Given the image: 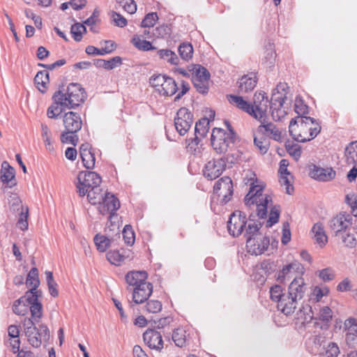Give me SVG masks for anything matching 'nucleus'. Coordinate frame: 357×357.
<instances>
[{
  "label": "nucleus",
  "mask_w": 357,
  "mask_h": 357,
  "mask_svg": "<svg viewBox=\"0 0 357 357\" xmlns=\"http://www.w3.org/2000/svg\"><path fill=\"white\" fill-rule=\"evenodd\" d=\"M288 88L286 83H279L273 90L271 102L263 91L255 93L253 104H252L254 113L252 116L259 121L266 119V112L270 107L273 118H280L285 112L282 111L281 108L287 100L286 89Z\"/></svg>",
  "instance_id": "obj_1"
},
{
  "label": "nucleus",
  "mask_w": 357,
  "mask_h": 357,
  "mask_svg": "<svg viewBox=\"0 0 357 357\" xmlns=\"http://www.w3.org/2000/svg\"><path fill=\"white\" fill-rule=\"evenodd\" d=\"M320 131V123L309 116H297L292 119L289 126L290 135L298 142H306L313 139Z\"/></svg>",
  "instance_id": "obj_2"
},
{
  "label": "nucleus",
  "mask_w": 357,
  "mask_h": 357,
  "mask_svg": "<svg viewBox=\"0 0 357 357\" xmlns=\"http://www.w3.org/2000/svg\"><path fill=\"white\" fill-rule=\"evenodd\" d=\"M264 188V184L256 180L250 184V190L244 198L248 208L255 209L257 216L261 219L266 217L268 205L272 202V197L263 193Z\"/></svg>",
  "instance_id": "obj_3"
},
{
  "label": "nucleus",
  "mask_w": 357,
  "mask_h": 357,
  "mask_svg": "<svg viewBox=\"0 0 357 357\" xmlns=\"http://www.w3.org/2000/svg\"><path fill=\"white\" fill-rule=\"evenodd\" d=\"M227 130L214 128L211 134V145L216 153L222 154L231 149L235 144L238 137L228 121H225Z\"/></svg>",
  "instance_id": "obj_4"
},
{
  "label": "nucleus",
  "mask_w": 357,
  "mask_h": 357,
  "mask_svg": "<svg viewBox=\"0 0 357 357\" xmlns=\"http://www.w3.org/2000/svg\"><path fill=\"white\" fill-rule=\"evenodd\" d=\"M66 99L67 109H74L81 105L86 99V93L84 88L78 83H70L67 86L66 92L56 91Z\"/></svg>",
  "instance_id": "obj_5"
},
{
  "label": "nucleus",
  "mask_w": 357,
  "mask_h": 357,
  "mask_svg": "<svg viewBox=\"0 0 357 357\" xmlns=\"http://www.w3.org/2000/svg\"><path fill=\"white\" fill-rule=\"evenodd\" d=\"M152 87L161 96H172L178 90L176 81L165 75H153L149 79Z\"/></svg>",
  "instance_id": "obj_6"
},
{
  "label": "nucleus",
  "mask_w": 357,
  "mask_h": 357,
  "mask_svg": "<svg viewBox=\"0 0 357 357\" xmlns=\"http://www.w3.org/2000/svg\"><path fill=\"white\" fill-rule=\"evenodd\" d=\"M102 178L99 174L94 172H80L76 182L77 192L80 197L86 195L87 190L100 185Z\"/></svg>",
  "instance_id": "obj_7"
},
{
  "label": "nucleus",
  "mask_w": 357,
  "mask_h": 357,
  "mask_svg": "<svg viewBox=\"0 0 357 357\" xmlns=\"http://www.w3.org/2000/svg\"><path fill=\"white\" fill-rule=\"evenodd\" d=\"M189 71L192 72V83L197 91L206 94L209 89L210 73L206 68L199 64L192 65Z\"/></svg>",
  "instance_id": "obj_8"
},
{
  "label": "nucleus",
  "mask_w": 357,
  "mask_h": 357,
  "mask_svg": "<svg viewBox=\"0 0 357 357\" xmlns=\"http://www.w3.org/2000/svg\"><path fill=\"white\" fill-rule=\"evenodd\" d=\"M193 122L192 114L186 107L180 108L174 118V126L180 135H184Z\"/></svg>",
  "instance_id": "obj_9"
},
{
  "label": "nucleus",
  "mask_w": 357,
  "mask_h": 357,
  "mask_svg": "<svg viewBox=\"0 0 357 357\" xmlns=\"http://www.w3.org/2000/svg\"><path fill=\"white\" fill-rule=\"evenodd\" d=\"M246 225V217L243 212L236 211L230 215L227 222V229L229 234L234 237L238 236Z\"/></svg>",
  "instance_id": "obj_10"
},
{
  "label": "nucleus",
  "mask_w": 357,
  "mask_h": 357,
  "mask_svg": "<svg viewBox=\"0 0 357 357\" xmlns=\"http://www.w3.org/2000/svg\"><path fill=\"white\" fill-rule=\"evenodd\" d=\"M213 192L222 197V202L227 203L233 194V183L228 176L220 178L214 185Z\"/></svg>",
  "instance_id": "obj_11"
},
{
  "label": "nucleus",
  "mask_w": 357,
  "mask_h": 357,
  "mask_svg": "<svg viewBox=\"0 0 357 357\" xmlns=\"http://www.w3.org/2000/svg\"><path fill=\"white\" fill-rule=\"evenodd\" d=\"M98 204L99 212L102 215L109 214V219L120 207L119 199L109 192H105L102 200Z\"/></svg>",
  "instance_id": "obj_12"
},
{
  "label": "nucleus",
  "mask_w": 357,
  "mask_h": 357,
  "mask_svg": "<svg viewBox=\"0 0 357 357\" xmlns=\"http://www.w3.org/2000/svg\"><path fill=\"white\" fill-rule=\"evenodd\" d=\"M352 217L349 214H339L330 222V227L335 236H339L348 230H351Z\"/></svg>",
  "instance_id": "obj_13"
},
{
  "label": "nucleus",
  "mask_w": 357,
  "mask_h": 357,
  "mask_svg": "<svg viewBox=\"0 0 357 357\" xmlns=\"http://www.w3.org/2000/svg\"><path fill=\"white\" fill-rule=\"evenodd\" d=\"M257 128V132L264 137L271 139L275 142H282V131L273 122L266 121L264 119Z\"/></svg>",
  "instance_id": "obj_14"
},
{
  "label": "nucleus",
  "mask_w": 357,
  "mask_h": 357,
  "mask_svg": "<svg viewBox=\"0 0 357 357\" xmlns=\"http://www.w3.org/2000/svg\"><path fill=\"white\" fill-rule=\"evenodd\" d=\"M269 238L266 236H257L256 238H250L246 241L247 251L253 255L263 254L268 248Z\"/></svg>",
  "instance_id": "obj_15"
},
{
  "label": "nucleus",
  "mask_w": 357,
  "mask_h": 357,
  "mask_svg": "<svg viewBox=\"0 0 357 357\" xmlns=\"http://www.w3.org/2000/svg\"><path fill=\"white\" fill-rule=\"evenodd\" d=\"M225 167V161L222 158L210 160L205 165L204 175L208 180H214L222 174Z\"/></svg>",
  "instance_id": "obj_16"
},
{
  "label": "nucleus",
  "mask_w": 357,
  "mask_h": 357,
  "mask_svg": "<svg viewBox=\"0 0 357 357\" xmlns=\"http://www.w3.org/2000/svg\"><path fill=\"white\" fill-rule=\"evenodd\" d=\"M143 339L147 346L157 351L163 349V340L160 332L155 329H148L143 334Z\"/></svg>",
  "instance_id": "obj_17"
},
{
  "label": "nucleus",
  "mask_w": 357,
  "mask_h": 357,
  "mask_svg": "<svg viewBox=\"0 0 357 357\" xmlns=\"http://www.w3.org/2000/svg\"><path fill=\"white\" fill-rule=\"evenodd\" d=\"M59 93L55 92L53 95V103L47 110V116L50 119H56L63 112L67 109L66 99H62Z\"/></svg>",
  "instance_id": "obj_18"
},
{
  "label": "nucleus",
  "mask_w": 357,
  "mask_h": 357,
  "mask_svg": "<svg viewBox=\"0 0 357 357\" xmlns=\"http://www.w3.org/2000/svg\"><path fill=\"white\" fill-rule=\"evenodd\" d=\"M307 289V284L302 277L296 278L290 283L288 288L289 296L300 301L304 296Z\"/></svg>",
  "instance_id": "obj_19"
},
{
  "label": "nucleus",
  "mask_w": 357,
  "mask_h": 357,
  "mask_svg": "<svg viewBox=\"0 0 357 357\" xmlns=\"http://www.w3.org/2000/svg\"><path fill=\"white\" fill-rule=\"evenodd\" d=\"M63 125L70 132H77L82 128V122L80 116L74 112H69L63 116Z\"/></svg>",
  "instance_id": "obj_20"
},
{
  "label": "nucleus",
  "mask_w": 357,
  "mask_h": 357,
  "mask_svg": "<svg viewBox=\"0 0 357 357\" xmlns=\"http://www.w3.org/2000/svg\"><path fill=\"white\" fill-rule=\"evenodd\" d=\"M148 274L144 271H129L125 277L126 282L129 287H137L142 286V284H149L146 282Z\"/></svg>",
  "instance_id": "obj_21"
},
{
  "label": "nucleus",
  "mask_w": 357,
  "mask_h": 357,
  "mask_svg": "<svg viewBox=\"0 0 357 357\" xmlns=\"http://www.w3.org/2000/svg\"><path fill=\"white\" fill-rule=\"evenodd\" d=\"M0 178L6 187L12 188L16 185L15 171L6 161L2 162Z\"/></svg>",
  "instance_id": "obj_22"
},
{
  "label": "nucleus",
  "mask_w": 357,
  "mask_h": 357,
  "mask_svg": "<svg viewBox=\"0 0 357 357\" xmlns=\"http://www.w3.org/2000/svg\"><path fill=\"white\" fill-rule=\"evenodd\" d=\"M152 291L153 285L151 282L135 287L132 289V301L137 304L142 303L149 298Z\"/></svg>",
  "instance_id": "obj_23"
},
{
  "label": "nucleus",
  "mask_w": 357,
  "mask_h": 357,
  "mask_svg": "<svg viewBox=\"0 0 357 357\" xmlns=\"http://www.w3.org/2000/svg\"><path fill=\"white\" fill-rule=\"evenodd\" d=\"M298 301L292 296H289L288 293L285 294L280 301V303L277 305V307L283 314L288 316L294 312Z\"/></svg>",
  "instance_id": "obj_24"
},
{
  "label": "nucleus",
  "mask_w": 357,
  "mask_h": 357,
  "mask_svg": "<svg viewBox=\"0 0 357 357\" xmlns=\"http://www.w3.org/2000/svg\"><path fill=\"white\" fill-rule=\"evenodd\" d=\"M312 178L321 181H328L333 179L335 176V172L331 168H321L314 166L310 173Z\"/></svg>",
  "instance_id": "obj_25"
},
{
  "label": "nucleus",
  "mask_w": 357,
  "mask_h": 357,
  "mask_svg": "<svg viewBox=\"0 0 357 357\" xmlns=\"http://www.w3.org/2000/svg\"><path fill=\"white\" fill-rule=\"evenodd\" d=\"M228 100L230 103L234 105L236 107L248 113L250 116H252V113H254L252 104L245 100L241 96L229 95L228 96Z\"/></svg>",
  "instance_id": "obj_26"
},
{
  "label": "nucleus",
  "mask_w": 357,
  "mask_h": 357,
  "mask_svg": "<svg viewBox=\"0 0 357 357\" xmlns=\"http://www.w3.org/2000/svg\"><path fill=\"white\" fill-rule=\"evenodd\" d=\"M257 84L256 77L245 75L238 82V92L243 93L251 91Z\"/></svg>",
  "instance_id": "obj_27"
},
{
  "label": "nucleus",
  "mask_w": 357,
  "mask_h": 357,
  "mask_svg": "<svg viewBox=\"0 0 357 357\" xmlns=\"http://www.w3.org/2000/svg\"><path fill=\"white\" fill-rule=\"evenodd\" d=\"M324 342V336L321 335H314L307 339L306 345L310 353L316 354L320 351V347Z\"/></svg>",
  "instance_id": "obj_28"
},
{
  "label": "nucleus",
  "mask_w": 357,
  "mask_h": 357,
  "mask_svg": "<svg viewBox=\"0 0 357 357\" xmlns=\"http://www.w3.org/2000/svg\"><path fill=\"white\" fill-rule=\"evenodd\" d=\"M187 331L183 327L175 328L172 335V340L178 347H183L188 341Z\"/></svg>",
  "instance_id": "obj_29"
},
{
  "label": "nucleus",
  "mask_w": 357,
  "mask_h": 357,
  "mask_svg": "<svg viewBox=\"0 0 357 357\" xmlns=\"http://www.w3.org/2000/svg\"><path fill=\"white\" fill-rule=\"evenodd\" d=\"M312 232L314 234V238L321 247L325 245L328 241V238L325 234L324 227L321 223H316L314 225Z\"/></svg>",
  "instance_id": "obj_30"
},
{
  "label": "nucleus",
  "mask_w": 357,
  "mask_h": 357,
  "mask_svg": "<svg viewBox=\"0 0 357 357\" xmlns=\"http://www.w3.org/2000/svg\"><path fill=\"white\" fill-rule=\"evenodd\" d=\"M106 44H110L109 47H104L102 49H98L94 46L89 45L86 48V53L89 55H104L112 52L115 49L114 43L111 40L105 42Z\"/></svg>",
  "instance_id": "obj_31"
},
{
  "label": "nucleus",
  "mask_w": 357,
  "mask_h": 357,
  "mask_svg": "<svg viewBox=\"0 0 357 357\" xmlns=\"http://www.w3.org/2000/svg\"><path fill=\"white\" fill-rule=\"evenodd\" d=\"M345 158L347 164L357 165V141L351 142L346 147Z\"/></svg>",
  "instance_id": "obj_32"
},
{
  "label": "nucleus",
  "mask_w": 357,
  "mask_h": 357,
  "mask_svg": "<svg viewBox=\"0 0 357 357\" xmlns=\"http://www.w3.org/2000/svg\"><path fill=\"white\" fill-rule=\"evenodd\" d=\"M34 82L37 88L42 93H45L49 83V73L45 70L38 72L34 77Z\"/></svg>",
  "instance_id": "obj_33"
},
{
  "label": "nucleus",
  "mask_w": 357,
  "mask_h": 357,
  "mask_svg": "<svg viewBox=\"0 0 357 357\" xmlns=\"http://www.w3.org/2000/svg\"><path fill=\"white\" fill-rule=\"evenodd\" d=\"M208 129L209 120L207 118H202L195 124V136L202 139L206 135Z\"/></svg>",
  "instance_id": "obj_34"
},
{
  "label": "nucleus",
  "mask_w": 357,
  "mask_h": 357,
  "mask_svg": "<svg viewBox=\"0 0 357 357\" xmlns=\"http://www.w3.org/2000/svg\"><path fill=\"white\" fill-rule=\"evenodd\" d=\"M86 195L89 202L91 204L95 205L100 202L104 193L100 189V185H97L93 188L88 189Z\"/></svg>",
  "instance_id": "obj_35"
},
{
  "label": "nucleus",
  "mask_w": 357,
  "mask_h": 357,
  "mask_svg": "<svg viewBox=\"0 0 357 357\" xmlns=\"http://www.w3.org/2000/svg\"><path fill=\"white\" fill-rule=\"evenodd\" d=\"M26 284L27 286L31 287L30 292H32V291L36 290L40 285L38 271L36 268H32L29 272L26 278Z\"/></svg>",
  "instance_id": "obj_36"
},
{
  "label": "nucleus",
  "mask_w": 357,
  "mask_h": 357,
  "mask_svg": "<svg viewBox=\"0 0 357 357\" xmlns=\"http://www.w3.org/2000/svg\"><path fill=\"white\" fill-rule=\"evenodd\" d=\"M41 136L45 144V148L50 151L54 150L52 142V132L48 126L44 123H41Z\"/></svg>",
  "instance_id": "obj_37"
},
{
  "label": "nucleus",
  "mask_w": 357,
  "mask_h": 357,
  "mask_svg": "<svg viewBox=\"0 0 357 357\" xmlns=\"http://www.w3.org/2000/svg\"><path fill=\"white\" fill-rule=\"evenodd\" d=\"M261 227V223L256 222H250L248 223L245 228V237L246 241L250 238H256L257 236H262L259 233V229Z\"/></svg>",
  "instance_id": "obj_38"
},
{
  "label": "nucleus",
  "mask_w": 357,
  "mask_h": 357,
  "mask_svg": "<svg viewBox=\"0 0 357 357\" xmlns=\"http://www.w3.org/2000/svg\"><path fill=\"white\" fill-rule=\"evenodd\" d=\"M95 245L99 252H103L110 246L111 239L105 235L96 234L93 238Z\"/></svg>",
  "instance_id": "obj_39"
},
{
  "label": "nucleus",
  "mask_w": 357,
  "mask_h": 357,
  "mask_svg": "<svg viewBox=\"0 0 357 357\" xmlns=\"http://www.w3.org/2000/svg\"><path fill=\"white\" fill-rule=\"evenodd\" d=\"M158 55L162 59L167 61L172 65L178 64V58L176 53L168 49H162L158 51Z\"/></svg>",
  "instance_id": "obj_40"
},
{
  "label": "nucleus",
  "mask_w": 357,
  "mask_h": 357,
  "mask_svg": "<svg viewBox=\"0 0 357 357\" xmlns=\"http://www.w3.org/2000/svg\"><path fill=\"white\" fill-rule=\"evenodd\" d=\"M301 266V264L298 261H294L289 264L284 266L278 275V280L283 282L285 278L292 271H298Z\"/></svg>",
  "instance_id": "obj_41"
},
{
  "label": "nucleus",
  "mask_w": 357,
  "mask_h": 357,
  "mask_svg": "<svg viewBox=\"0 0 357 357\" xmlns=\"http://www.w3.org/2000/svg\"><path fill=\"white\" fill-rule=\"evenodd\" d=\"M121 63V58L120 56H114L109 60L99 59L97 65L107 70H112L119 66Z\"/></svg>",
  "instance_id": "obj_42"
},
{
  "label": "nucleus",
  "mask_w": 357,
  "mask_h": 357,
  "mask_svg": "<svg viewBox=\"0 0 357 357\" xmlns=\"http://www.w3.org/2000/svg\"><path fill=\"white\" fill-rule=\"evenodd\" d=\"M324 357H337L340 353L337 344L333 342H330L326 344H324Z\"/></svg>",
  "instance_id": "obj_43"
},
{
  "label": "nucleus",
  "mask_w": 357,
  "mask_h": 357,
  "mask_svg": "<svg viewBox=\"0 0 357 357\" xmlns=\"http://www.w3.org/2000/svg\"><path fill=\"white\" fill-rule=\"evenodd\" d=\"M13 312L17 315L24 316L29 312V306L24 303V297L15 301L13 306Z\"/></svg>",
  "instance_id": "obj_44"
},
{
  "label": "nucleus",
  "mask_w": 357,
  "mask_h": 357,
  "mask_svg": "<svg viewBox=\"0 0 357 357\" xmlns=\"http://www.w3.org/2000/svg\"><path fill=\"white\" fill-rule=\"evenodd\" d=\"M178 50L181 58L185 61L189 60L192 56L193 47L190 43H183L181 44Z\"/></svg>",
  "instance_id": "obj_45"
},
{
  "label": "nucleus",
  "mask_w": 357,
  "mask_h": 357,
  "mask_svg": "<svg viewBox=\"0 0 357 357\" xmlns=\"http://www.w3.org/2000/svg\"><path fill=\"white\" fill-rule=\"evenodd\" d=\"M86 31V29L83 24L81 23H75L72 25L70 29V33L74 38V40L77 42L81 41L82 38V35Z\"/></svg>",
  "instance_id": "obj_46"
},
{
  "label": "nucleus",
  "mask_w": 357,
  "mask_h": 357,
  "mask_svg": "<svg viewBox=\"0 0 357 357\" xmlns=\"http://www.w3.org/2000/svg\"><path fill=\"white\" fill-rule=\"evenodd\" d=\"M254 144L258 149L259 151L261 154H265L268 152L270 147L269 141L264 137H254Z\"/></svg>",
  "instance_id": "obj_47"
},
{
  "label": "nucleus",
  "mask_w": 357,
  "mask_h": 357,
  "mask_svg": "<svg viewBox=\"0 0 357 357\" xmlns=\"http://www.w3.org/2000/svg\"><path fill=\"white\" fill-rule=\"evenodd\" d=\"M132 42L135 47L141 50L148 51L155 49L149 41L142 40L138 36H134L132 39Z\"/></svg>",
  "instance_id": "obj_48"
},
{
  "label": "nucleus",
  "mask_w": 357,
  "mask_h": 357,
  "mask_svg": "<svg viewBox=\"0 0 357 357\" xmlns=\"http://www.w3.org/2000/svg\"><path fill=\"white\" fill-rule=\"evenodd\" d=\"M28 212L29 208L27 206L22 207V210H20V216L17 222V226L22 231L28 229Z\"/></svg>",
  "instance_id": "obj_49"
},
{
  "label": "nucleus",
  "mask_w": 357,
  "mask_h": 357,
  "mask_svg": "<svg viewBox=\"0 0 357 357\" xmlns=\"http://www.w3.org/2000/svg\"><path fill=\"white\" fill-rule=\"evenodd\" d=\"M41 291L38 290L37 289L34 291H32V292H30V289L28 290L25 296L24 297V303H26V305H33V303H40L38 301V297L41 296Z\"/></svg>",
  "instance_id": "obj_50"
},
{
  "label": "nucleus",
  "mask_w": 357,
  "mask_h": 357,
  "mask_svg": "<svg viewBox=\"0 0 357 357\" xmlns=\"http://www.w3.org/2000/svg\"><path fill=\"white\" fill-rule=\"evenodd\" d=\"M285 294L283 292L282 287L278 284H275L270 289L271 299L278 303V304L280 303V301H282V298H283Z\"/></svg>",
  "instance_id": "obj_51"
},
{
  "label": "nucleus",
  "mask_w": 357,
  "mask_h": 357,
  "mask_svg": "<svg viewBox=\"0 0 357 357\" xmlns=\"http://www.w3.org/2000/svg\"><path fill=\"white\" fill-rule=\"evenodd\" d=\"M294 110L298 116H305V114L308 113V106L304 103V101L300 96H297L295 99Z\"/></svg>",
  "instance_id": "obj_52"
},
{
  "label": "nucleus",
  "mask_w": 357,
  "mask_h": 357,
  "mask_svg": "<svg viewBox=\"0 0 357 357\" xmlns=\"http://www.w3.org/2000/svg\"><path fill=\"white\" fill-rule=\"evenodd\" d=\"M280 214V208L279 206H274L271 208L268 219L266 221V226L267 227H272L278 222Z\"/></svg>",
  "instance_id": "obj_53"
},
{
  "label": "nucleus",
  "mask_w": 357,
  "mask_h": 357,
  "mask_svg": "<svg viewBox=\"0 0 357 357\" xmlns=\"http://www.w3.org/2000/svg\"><path fill=\"white\" fill-rule=\"evenodd\" d=\"M107 260L115 266H119L124 260V256L118 250H110L106 255Z\"/></svg>",
  "instance_id": "obj_54"
},
{
  "label": "nucleus",
  "mask_w": 357,
  "mask_h": 357,
  "mask_svg": "<svg viewBox=\"0 0 357 357\" xmlns=\"http://www.w3.org/2000/svg\"><path fill=\"white\" fill-rule=\"evenodd\" d=\"M344 327L346 334L357 335V319L354 317H349L344 322Z\"/></svg>",
  "instance_id": "obj_55"
},
{
  "label": "nucleus",
  "mask_w": 357,
  "mask_h": 357,
  "mask_svg": "<svg viewBox=\"0 0 357 357\" xmlns=\"http://www.w3.org/2000/svg\"><path fill=\"white\" fill-rule=\"evenodd\" d=\"M29 310L31 312V318L38 322L43 315V307L40 303H36L29 306Z\"/></svg>",
  "instance_id": "obj_56"
},
{
  "label": "nucleus",
  "mask_w": 357,
  "mask_h": 357,
  "mask_svg": "<svg viewBox=\"0 0 357 357\" xmlns=\"http://www.w3.org/2000/svg\"><path fill=\"white\" fill-rule=\"evenodd\" d=\"M144 309L149 313H158L162 310V303L158 300H149L144 305Z\"/></svg>",
  "instance_id": "obj_57"
},
{
  "label": "nucleus",
  "mask_w": 357,
  "mask_h": 357,
  "mask_svg": "<svg viewBox=\"0 0 357 357\" xmlns=\"http://www.w3.org/2000/svg\"><path fill=\"white\" fill-rule=\"evenodd\" d=\"M123 238L125 243L128 245H132L135 240V233L130 225H126L123 230Z\"/></svg>",
  "instance_id": "obj_58"
},
{
  "label": "nucleus",
  "mask_w": 357,
  "mask_h": 357,
  "mask_svg": "<svg viewBox=\"0 0 357 357\" xmlns=\"http://www.w3.org/2000/svg\"><path fill=\"white\" fill-rule=\"evenodd\" d=\"M351 230H348L347 232H344L342 234L337 236L342 239V243L347 247L353 248L356 244V240L354 235L350 232Z\"/></svg>",
  "instance_id": "obj_59"
},
{
  "label": "nucleus",
  "mask_w": 357,
  "mask_h": 357,
  "mask_svg": "<svg viewBox=\"0 0 357 357\" xmlns=\"http://www.w3.org/2000/svg\"><path fill=\"white\" fill-rule=\"evenodd\" d=\"M329 289L327 287H315L311 295V299L319 302L324 296L328 294Z\"/></svg>",
  "instance_id": "obj_60"
},
{
  "label": "nucleus",
  "mask_w": 357,
  "mask_h": 357,
  "mask_svg": "<svg viewBox=\"0 0 357 357\" xmlns=\"http://www.w3.org/2000/svg\"><path fill=\"white\" fill-rule=\"evenodd\" d=\"M75 133V132H70V131L68 130H66V132H63L61 135V142L63 144H72L75 146L78 141V138Z\"/></svg>",
  "instance_id": "obj_61"
},
{
  "label": "nucleus",
  "mask_w": 357,
  "mask_h": 357,
  "mask_svg": "<svg viewBox=\"0 0 357 357\" xmlns=\"http://www.w3.org/2000/svg\"><path fill=\"white\" fill-rule=\"evenodd\" d=\"M8 204L10 208L14 211H19L20 209L22 210V207H24L22 204V201L17 194H12L9 197Z\"/></svg>",
  "instance_id": "obj_62"
},
{
  "label": "nucleus",
  "mask_w": 357,
  "mask_h": 357,
  "mask_svg": "<svg viewBox=\"0 0 357 357\" xmlns=\"http://www.w3.org/2000/svg\"><path fill=\"white\" fill-rule=\"evenodd\" d=\"M287 153L292 156L296 160H298L301 155V147L297 144H287Z\"/></svg>",
  "instance_id": "obj_63"
},
{
  "label": "nucleus",
  "mask_w": 357,
  "mask_h": 357,
  "mask_svg": "<svg viewBox=\"0 0 357 357\" xmlns=\"http://www.w3.org/2000/svg\"><path fill=\"white\" fill-rule=\"evenodd\" d=\"M345 202L351 207L352 212L357 216V195L354 193L347 194L345 197Z\"/></svg>",
  "instance_id": "obj_64"
}]
</instances>
